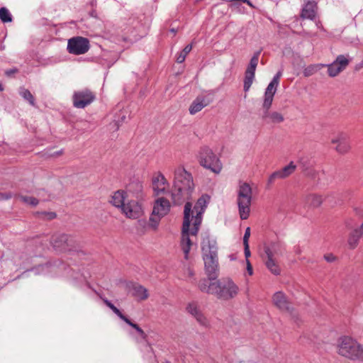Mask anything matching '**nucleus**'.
<instances>
[{"label":"nucleus","mask_w":363,"mask_h":363,"mask_svg":"<svg viewBox=\"0 0 363 363\" xmlns=\"http://www.w3.org/2000/svg\"><path fill=\"white\" fill-rule=\"evenodd\" d=\"M68 241V237L66 235H62L58 238L53 240L52 244L54 247L60 250H64L66 249L67 242Z\"/></svg>","instance_id":"obj_29"},{"label":"nucleus","mask_w":363,"mask_h":363,"mask_svg":"<svg viewBox=\"0 0 363 363\" xmlns=\"http://www.w3.org/2000/svg\"><path fill=\"white\" fill-rule=\"evenodd\" d=\"M201 249L206 272L208 276H211L218 269V248L216 240L209 238H204Z\"/></svg>","instance_id":"obj_2"},{"label":"nucleus","mask_w":363,"mask_h":363,"mask_svg":"<svg viewBox=\"0 0 363 363\" xmlns=\"http://www.w3.org/2000/svg\"><path fill=\"white\" fill-rule=\"evenodd\" d=\"M216 293L215 296L223 300H230L235 298L240 293V287L231 279L217 281Z\"/></svg>","instance_id":"obj_8"},{"label":"nucleus","mask_w":363,"mask_h":363,"mask_svg":"<svg viewBox=\"0 0 363 363\" xmlns=\"http://www.w3.org/2000/svg\"><path fill=\"white\" fill-rule=\"evenodd\" d=\"M143 200L137 199L135 197L130 196L121 210V213L128 218H139L144 214V207L141 203Z\"/></svg>","instance_id":"obj_10"},{"label":"nucleus","mask_w":363,"mask_h":363,"mask_svg":"<svg viewBox=\"0 0 363 363\" xmlns=\"http://www.w3.org/2000/svg\"><path fill=\"white\" fill-rule=\"evenodd\" d=\"M265 109L263 114V118L268 123H281L284 121L282 113L278 111H269V109Z\"/></svg>","instance_id":"obj_25"},{"label":"nucleus","mask_w":363,"mask_h":363,"mask_svg":"<svg viewBox=\"0 0 363 363\" xmlns=\"http://www.w3.org/2000/svg\"><path fill=\"white\" fill-rule=\"evenodd\" d=\"M282 73L279 71L273 77L271 82L268 84L264 91L262 107L263 108L269 109L274 99V94L277 92V86L279 84V79Z\"/></svg>","instance_id":"obj_13"},{"label":"nucleus","mask_w":363,"mask_h":363,"mask_svg":"<svg viewBox=\"0 0 363 363\" xmlns=\"http://www.w3.org/2000/svg\"><path fill=\"white\" fill-rule=\"evenodd\" d=\"M271 252L272 258L275 259V256L278 255L279 253V246L277 244L272 243L269 247L265 248V253L267 255V259H269V253Z\"/></svg>","instance_id":"obj_33"},{"label":"nucleus","mask_w":363,"mask_h":363,"mask_svg":"<svg viewBox=\"0 0 363 363\" xmlns=\"http://www.w3.org/2000/svg\"><path fill=\"white\" fill-rule=\"evenodd\" d=\"M20 95L25 99L27 100L30 105H35L34 98L29 90L22 88L20 90Z\"/></svg>","instance_id":"obj_35"},{"label":"nucleus","mask_w":363,"mask_h":363,"mask_svg":"<svg viewBox=\"0 0 363 363\" xmlns=\"http://www.w3.org/2000/svg\"><path fill=\"white\" fill-rule=\"evenodd\" d=\"M125 116H123L122 117V120L123 121V120L125 119Z\"/></svg>","instance_id":"obj_54"},{"label":"nucleus","mask_w":363,"mask_h":363,"mask_svg":"<svg viewBox=\"0 0 363 363\" xmlns=\"http://www.w3.org/2000/svg\"><path fill=\"white\" fill-rule=\"evenodd\" d=\"M192 49L191 45H187L182 51L177 55V62L178 63H182L185 60L186 55L191 52Z\"/></svg>","instance_id":"obj_34"},{"label":"nucleus","mask_w":363,"mask_h":363,"mask_svg":"<svg viewBox=\"0 0 363 363\" xmlns=\"http://www.w3.org/2000/svg\"><path fill=\"white\" fill-rule=\"evenodd\" d=\"M323 197L320 195L311 194L306 197V203L313 207H318L323 203Z\"/></svg>","instance_id":"obj_30"},{"label":"nucleus","mask_w":363,"mask_h":363,"mask_svg":"<svg viewBox=\"0 0 363 363\" xmlns=\"http://www.w3.org/2000/svg\"><path fill=\"white\" fill-rule=\"evenodd\" d=\"M191 204L187 202L184 206V216L182 232L181 247L184 254L185 259H189V254L194 246V242L191 240L190 235H196L193 233V225L190 220Z\"/></svg>","instance_id":"obj_4"},{"label":"nucleus","mask_w":363,"mask_h":363,"mask_svg":"<svg viewBox=\"0 0 363 363\" xmlns=\"http://www.w3.org/2000/svg\"><path fill=\"white\" fill-rule=\"evenodd\" d=\"M269 253V259L266 261V266L267 269L274 274L279 275L280 274V267L275 259L272 258L271 252Z\"/></svg>","instance_id":"obj_27"},{"label":"nucleus","mask_w":363,"mask_h":363,"mask_svg":"<svg viewBox=\"0 0 363 363\" xmlns=\"http://www.w3.org/2000/svg\"><path fill=\"white\" fill-rule=\"evenodd\" d=\"M246 270H247V273L250 276H252L253 274V269H252V264L249 259L246 260Z\"/></svg>","instance_id":"obj_42"},{"label":"nucleus","mask_w":363,"mask_h":363,"mask_svg":"<svg viewBox=\"0 0 363 363\" xmlns=\"http://www.w3.org/2000/svg\"><path fill=\"white\" fill-rule=\"evenodd\" d=\"M363 232V223L359 229L354 230L350 235L348 239V244L351 248H354L357 245L359 238L362 235Z\"/></svg>","instance_id":"obj_28"},{"label":"nucleus","mask_w":363,"mask_h":363,"mask_svg":"<svg viewBox=\"0 0 363 363\" xmlns=\"http://www.w3.org/2000/svg\"><path fill=\"white\" fill-rule=\"evenodd\" d=\"M4 89H3V86L2 85L0 84V91H2Z\"/></svg>","instance_id":"obj_53"},{"label":"nucleus","mask_w":363,"mask_h":363,"mask_svg":"<svg viewBox=\"0 0 363 363\" xmlns=\"http://www.w3.org/2000/svg\"><path fill=\"white\" fill-rule=\"evenodd\" d=\"M130 196L137 199H145V194L143 185L139 183L133 184L128 186L126 191L123 190L116 191L111 196V202L114 206L121 210Z\"/></svg>","instance_id":"obj_6"},{"label":"nucleus","mask_w":363,"mask_h":363,"mask_svg":"<svg viewBox=\"0 0 363 363\" xmlns=\"http://www.w3.org/2000/svg\"><path fill=\"white\" fill-rule=\"evenodd\" d=\"M331 143L335 145V150L339 154H346L351 149L349 135L344 132H340L331 139Z\"/></svg>","instance_id":"obj_14"},{"label":"nucleus","mask_w":363,"mask_h":363,"mask_svg":"<svg viewBox=\"0 0 363 363\" xmlns=\"http://www.w3.org/2000/svg\"><path fill=\"white\" fill-rule=\"evenodd\" d=\"M104 303H106V305L110 308L111 309V307L113 306L114 305L112 304L108 300H104Z\"/></svg>","instance_id":"obj_48"},{"label":"nucleus","mask_w":363,"mask_h":363,"mask_svg":"<svg viewBox=\"0 0 363 363\" xmlns=\"http://www.w3.org/2000/svg\"><path fill=\"white\" fill-rule=\"evenodd\" d=\"M252 199L237 200L238 213L242 220H246L250 214Z\"/></svg>","instance_id":"obj_23"},{"label":"nucleus","mask_w":363,"mask_h":363,"mask_svg":"<svg viewBox=\"0 0 363 363\" xmlns=\"http://www.w3.org/2000/svg\"><path fill=\"white\" fill-rule=\"evenodd\" d=\"M170 208L171 204L168 199L164 197L155 199L148 224L152 230H156L157 229L161 219L169 213Z\"/></svg>","instance_id":"obj_7"},{"label":"nucleus","mask_w":363,"mask_h":363,"mask_svg":"<svg viewBox=\"0 0 363 363\" xmlns=\"http://www.w3.org/2000/svg\"><path fill=\"white\" fill-rule=\"evenodd\" d=\"M324 67V64L310 65L303 69V74L305 77H310L318 72Z\"/></svg>","instance_id":"obj_31"},{"label":"nucleus","mask_w":363,"mask_h":363,"mask_svg":"<svg viewBox=\"0 0 363 363\" xmlns=\"http://www.w3.org/2000/svg\"><path fill=\"white\" fill-rule=\"evenodd\" d=\"M125 323L127 324H128L129 325H130L131 327H133L134 329H135V330L138 333V334L140 335L141 338H143V340L146 339L147 335L143 331V330H142L137 324L133 323L129 319Z\"/></svg>","instance_id":"obj_39"},{"label":"nucleus","mask_w":363,"mask_h":363,"mask_svg":"<svg viewBox=\"0 0 363 363\" xmlns=\"http://www.w3.org/2000/svg\"><path fill=\"white\" fill-rule=\"evenodd\" d=\"M62 152L60 151V152L55 153L53 155H62Z\"/></svg>","instance_id":"obj_52"},{"label":"nucleus","mask_w":363,"mask_h":363,"mask_svg":"<svg viewBox=\"0 0 363 363\" xmlns=\"http://www.w3.org/2000/svg\"><path fill=\"white\" fill-rule=\"evenodd\" d=\"M350 63L348 56L343 55H338L335 60L331 64L325 65L328 67V74L331 77H335L346 69Z\"/></svg>","instance_id":"obj_15"},{"label":"nucleus","mask_w":363,"mask_h":363,"mask_svg":"<svg viewBox=\"0 0 363 363\" xmlns=\"http://www.w3.org/2000/svg\"><path fill=\"white\" fill-rule=\"evenodd\" d=\"M131 295L138 301H145L148 298V290L139 284H132L129 286Z\"/></svg>","instance_id":"obj_20"},{"label":"nucleus","mask_w":363,"mask_h":363,"mask_svg":"<svg viewBox=\"0 0 363 363\" xmlns=\"http://www.w3.org/2000/svg\"><path fill=\"white\" fill-rule=\"evenodd\" d=\"M324 258L328 262H333L335 260V257L331 254L325 255Z\"/></svg>","instance_id":"obj_45"},{"label":"nucleus","mask_w":363,"mask_h":363,"mask_svg":"<svg viewBox=\"0 0 363 363\" xmlns=\"http://www.w3.org/2000/svg\"><path fill=\"white\" fill-rule=\"evenodd\" d=\"M210 201L209 196L202 195L197 201L194 210L191 209L190 220L193 225V233H197L202 220V214ZM191 208L192 207L191 203Z\"/></svg>","instance_id":"obj_9"},{"label":"nucleus","mask_w":363,"mask_h":363,"mask_svg":"<svg viewBox=\"0 0 363 363\" xmlns=\"http://www.w3.org/2000/svg\"><path fill=\"white\" fill-rule=\"evenodd\" d=\"M186 310L187 313L196 318L200 325L204 327H208L209 325V321L208 318L202 313L196 303H188Z\"/></svg>","instance_id":"obj_18"},{"label":"nucleus","mask_w":363,"mask_h":363,"mask_svg":"<svg viewBox=\"0 0 363 363\" xmlns=\"http://www.w3.org/2000/svg\"><path fill=\"white\" fill-rule=\"evenodd\" d=\"M244 252H245V256L246 260L249 259V257L251 255L249 245H244Z\"/></svg>","instance_id":"obj_44"},{"label":"nucleus","mask_w":363,"mask_h":363,"mask_svg":"<svg viewBox=\"0 0 363 363\" xmlns=\"http://www.w3.org/2000/svg\"><path fill=\"white\" fill-rule=\"evenodd\" d=\"M0 18L4 23L11 22L12 20L11 13L6 8L0 9Z\"/></svg>","instance_id":"obj_37"},{"label":"nucleus","mask_w":363,"mask_h":363,"mask_svg":"<svg viewBox=\"0 0 363 363\" xmlns=\"http://www.w3.org/2000/svg\"><path fill=\"white\" fill-rule=\"evenodd\" d=\"M317 5L315 1H308L303 7L301 17L303 19L313 20L316 16Z\"/></svg>","instance_id":"obj_21"},{"label":"nucleus","mask_w":363,"mask_h":363,"mask_svg":"<svg viewBox=\"0 0 363 363\" xmlns=\"http://www.w3.org/2000/svg\"><path fill=\"white\" fill-rule=\"evenodd\" d=\"M217 285V281H212L209 279H202L199 281L198 286L199 289L205 293L215 295Z\"/></svg>","instance_id":"obj_24"},{"label":"nucleus","mask_w":363,"mask_h":363,"mask_svg":"<svg viewBox=\"0 0 363 363\" xmlns=\"http://www.w3.org/2000/svg\"><path fill=\"white\" fill-rule=\"evenodd\" d=\"M242 1L245 2V3H247L249 6H253L252 3L249 1V0H241Z\"/></svg>","instance_id":"obj_51"},{"label":"nucleus","mask_w":363,"mask_h":363,"mask_svg":"<svg viewBox=\"0 0 363 363\" xmlns=\"http://www.w3.org/2000/svg\"><path fill=\"white\" fill-rule=\"evenodd\" d=\"M169 184L160 172H155L151 179V189L154 196H160L168 192Z\"/></svg>","instance_id":"obj_11"},{"label":"nucleus","mask_w":363,"mask_h":363,"mask_svg":"<svg viewBox=\"0 0 363 363\" xmlns=\"http://www.w3.org/2000/svg\"><path fill=\"white\" fill-rule=\"evenodd\" d=\"M110 130L116 131L119 128L120 124L118 121H114L110 123Z\"/></svg>","instance_id":"obj_43"},{"label":"nucleus","mask_w":363,"mask_h":363,"mask_svg":"<svg viewBox=\"0 0 363 363\" xmlns=\"http://www.w3.org/2000/svg\"><path fill=\"white\" fill-rule=\"evenodd\" d=\"M18 198L21 201H22L26 204L30 205L32 206H35L38 203V201L35 198H33V197L20 195V196H18Z\"/></svg>","instance_id":"obj_36"},{"label":"nucleus","mask_w":363,"mask_h":363,"mask_svg":"<svg viewBox=\"0 0 363 363\" xmlns=\"http://www.w3.org/2000/svg\"><path fill=\"white\" fill-rule=\"evenodd\" d=\"M250 236V228L247 227L245 230L244 237H243V245H249V238Z\"/></svg>","instance_id":"obj_41"},{"label":"nucleus","mask_w":363,"mask_h":363,"mask_svg":"<svg viewBox=\"0 0 363 363\" xmlns=\"http://www.w3.org/2000/svg\"><path fill=\"white\" fill-rule=\"evenodd\" d=\"M174 174L171 195L174 203H180L189 199L194 189L193 177L182 167L175 169Z\"/></svg>","instance_id":"obj_1"},{"label":"nucleus","mask_w":363,"mask_h":363,"mask_svg":"<svg viewBox=\"0 0 363 363\" xmlns=\"http://www.w3.org/2000/svg\"><path fill=\"white\" fill-rule=\"evenodd\" d=\"M89 49V41L83 37L70 38L67 43V50L74 55H82Z\"/></svg>","instance_id":"obj_12"},{"label":"nucleus","mask_w":363,"mask_h":363,"mask_svg":"<svg viewBox=\"0 0 363 363\" xmlns=\"http://www.w3.org/2000/svg\"><path fill=\"white\" fill-rule=\"evenodd\" d=\"M337 349L339 354L351 359H357L363 357V346L350 337H340L337 342Z\"/></svg>","instance_id":"obj_5"},{"label":"nucleus","mask_w":363,"mask_h":363,"mask_svg":"<svg viewBox=\"0 0 363 363\" xmlns=\"http://www.w3.org/2000/svg\"><path fill=\"white\" fill-rule=\"evenodd\" d=\"M111 310L123 321L126 322L128 320V318L123 315L122 313L115 306L111 307Z\"/></svg>","instance_id":"obj_40"},{"label":"nucleus","mask_w":363,"mask_h":363,"mask_svg":"<svg viewBox=\"0 0 363 363\" xmlns=\"http://www.w3.org/2000/svg\"><path fill=\"white\" fill-rule=\"evenodd\" d=\"M48 218L50 219L55 218L56 216L55 213H48Z\"/></svg>","instance_id":"obj_49"},{"label":"nucleus","mask_w":363,"mask_h":363,"mask_svg":"<svg viewBox=\"0 0 363 363\" xmlns=\"http://www.w3.org/2000/svg\"><path fill=\"white\" fill-rule=\"evenodd\" d=\"M273 305L284 313L292 314L294 312L293 304L282 291L274 293L272 298Z\"/></svg>","instance_id":"obj_16"},{"label":"nucleus","mask_w":363,"mask_h":363,"mask_svg":"<svg viewBox=\"0 0 363 363\" xmlns=\"http://www.w3.org/2000/svg\"><path fill=\"white\" fill-rule=\"evenodd\" d=\"M186 273L189 278H192L194 276V271L191 267L186 269Z\"/></svg>","instance_id":"obj_46"},{"label":"nucleus","mask_w":363,"mask_h":363,"mask_svg":"<svg viewBox=\"0 0 363 363\" xmlns=\"http://www.w3.org/2000/svg\"><path fill=\"white\" fill-rule=\"evenodd\" d=\"M296 166L293 162H291L288 165L283 167L281 169L278 170L272 173L269 177V182L273 183L276 179H283L291 174H292L296 170Z\"/></svg>","instance_id":"obj_19"},{"label":"nucleus","mask_w":363,"mask_h":363,"mask_svg":"<svg viewBox=\"0 0 363 363\" xmlns=\"http://www.w3.org/2000/svg\"><path fill=\"white\" fill-rule=\"evenodd\" d=\"M252 191L250 185L247 183H241L238 189L237 200L252 199Z\"/></svg>","instance_id":"obj_26"},{"label":"nucleus","mask_w":363,"mask_h":363,"mask_svg":"<svg viewBox=\"0 0 363 363\" xmlns=\"http://www.w3.org/2000/svg\"><path fill=\"white\" fill-rule=\"evenodd\" d=\"M210 104V101L206 97L199 96L196 97L191 103L189 107V113L191 115L196 114L201 111L204 107L207 106Z\"/></svg>","instance_id":"obj_22"},{"label":"nucleus","mask_w":363,"mask_h":363,"mask_svg":"<svg viewBox=\"0 0 363 363\" xmlns=\"http://www.w3.org/2000/svg\"><path fill=\"white\" fill-rule=\"evenodd\" d=\"M196 158L199 164L204 169H208L216 174H219L223 169V164L220 158L208 146H202L199 150Z\"/></svg>","instance_id":"obj_3"},{"label":"nucleus","mask_w":363,"mask_h":363,"mask_svg":"<svg viewBox=\"0 0 363 363\" xmlns=\"http://www.w3.org/2000/svg\"><path fill=\"white\" fill-rule=\"evenodd\" d=\"M95 99L94 95L88 89L75 91L72 96L73 105L78 108H84Z\"/></svg>","instance_id":"obj_17"},{"label":"nucleus","mask_w":363,"mask_h":363,"mask_svg":"<svg viewBox=\"0 0 363 363\" xmlns=\"http://www.w3.org/2000/svg\"><path fill=\"white\" fill-rule=\"evenodd\" d=\"M259 52H256L250 60V62L247 69L255 71L258 64Z\"/></svg>","instance_id":"obj_38"},{"label":"nucleus","mask_w":363,"mask_h":363,"mask_svg":"<svg viewBox=\"0 0 363 363\" xmlns=\"http://www.w3.org/2000/svg\"><path fill=\"white\" fill-rule=\"evenodd\" d=\"M14 72H15V70H13V69L6 71V74L7 75H10V74H13Z\"/></svg>","instance_id":"obj_50"},{"label":"nucleus","mask_w":363,"mask_h":363,"mask_svg":"<svg viewBox=\"0 0 363 363\" xmlns=\"http://www.w3.org/2000/svg\"><path fill=\"white\" fill-rule=\"evenodd\" d=\"M255 71L246 69L245 75V80H244L245 91H247L250 89V88L254 81V79H255Z\"/></svg>","instance_id":"obj_32"},{"label":"nucleus","mask_w":363,"mask_h":363,"mask_svg":"<svg viewBox=\"0 0 363 363\" xmlns=\"http://www.w3.org/2000/svg\"><path fill=\"white\" fill-rule=\"evenodd\" d=\"M363 68V58L362 60L355 66L356 70H360Z\"/></svg>","instance_id":"obj_47"}]
</instances>
